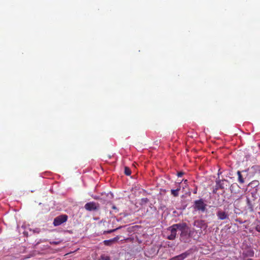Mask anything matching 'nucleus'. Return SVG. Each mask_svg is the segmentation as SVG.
<instances>
[{"label": "nucleus", "instance_id": "1", "mask_svg": "<svg viewBox=\"0 0 260 260\" xmlns=\"http://www.w3.org/2000/svg\"><path fill=\"white\" fill-rule=\"evenodd\" d=\"M207 205L203 199L196 200L194 202V209L196 210L204 212L206 210Z\"/></svg>", "mask_w": 260, "mask_h": 260}, {"label": "nucleus", "instance_id": "2", "mask_svg": "<svg viewBox=\"0 0 260 260\" xmlns=\"http://www.w3.org/2000/svg\"><path fill=\"white\" fill-rule=\"evenodd\" d=\"M190 230L188 228L185 231H182L180 235V239L185 243H188L190 240Z\"/></svg>", "mask_w": 260, "mask_h": 260}, {"label": "nucleus", "instance_id": "3", "mask_svg": "<svg viewBox=\"0 0 260 260\" xmlns=\"http://www.w3.org/2000/svg\"><path fill=\"white\" fill-rule=\"evenodd\" d=\"M68 219V215L62 214L55 217L53 221V225L54 226H58L62 223L67 221Z\"/></svg>", "mask_w": 260, "mask_h": 260}, {"label": "nucleus", "instance_id": "4", "mask_svg": "<svg viewBox=\"0 0 260 260\" xmlns=\"http://www.w3.org/2000/svg\"><path fill=\"white\" fill-rule=\"evenodd\" d=\"M85 209L89 211H96L99 209V204L98 203L91 202L86 203L84 206Z\"/></svg>", "mask_w": 260, "mask_h": 260}, {"label": "nucleus", "instance_id": "5", "mask_svg": "<svg viewBox=\"0 0 260 260\" xmlns=\"http://www.w3.org/2000/svg\"><path fill=\"white\" fill-rule=\"evenodd\" d=\"M218 218L220 220H224L229 218L228 214L225 211L218 210L216 213Z\"/></svg>", "mask_w": 260, "mask_h": 260}, {"label": "nucleus", "instance_id": "6", "mask_svg": "<svg viewBox=\"0 0 260 260\" xmlns=\"http://www.w3.org/2000/svg\"><path fill=\"white\" fill-rule=\"evenodd\" d=\"M189 254V253L186 251L182 254L177 255L170 259L169 260H183L187 257Z\"/></svg>", "mask_w": 260, "mask_h": 260}, {"label": "nucleus", "instance_id": "7", "mask_svg": "<svg viewBox=\"0 0 260 260\" xmlns=\"http://www.w3.org/2000/svg\"><path fill=\"white\" fill-rule=\"evenodd\" d=\"M173 225L174 227H175L177 230L180 231L181 232H182V231H185L186 229L189 228L185 223H180L174 224Z\"/></svg>", "mask_w": 260, "mask_h": 260}, {"label": "nucleus", "instance_id": "8", "mask_svg": "<svg viewBox=\"0 0 260 260\" xmlns=\"http://www.w3.org/2000/svg\"><path fill=\"white\" fill-rule=\"evenodd\" d=\"M246 204H247V206L248 210L251 212H253V206L252 205V202H251V201L250 200V199L249 198L246 199Z\"/></svg>", "mask_w": 260, "mask_h": 260}, {"label": "nucleus", "instance_id": "9", "mask_svg": "<svg viewBox=\"0 0 260 260\" xmlns=\"http://www.w3.org/2000/svg\"><path fill=\"white\" fill-rule=\"evenodd\" d=\"M180 190V186H179L177 189H171V194L175 197H177L179 196L178 192Z\"/></svg>", "mask_w": 260, "mask_h": 260}, {"label": "nucleus", "instance_id": "10", "mask_svg": "<svg viewBox=\"0 0 260 260\" xmlns=\"http://www.w3.org/2000/svg\"><path fill=\"white\" fill-rule=\"evenodd\" d=\"M113 198V193L111 192H110L108 193L106 195V198L105 199V201L107 202H110Z\"/></svg>", "mask_w": 260, "mask_h": 260}, {"label": "nucleus", "instance_id": "11", "mask_svg": "<svg viewBox=\"0 0 260 260\" xmlns=\"http://www.w3.org/2000/svg\"><path fill=\"white\" fill-rule=\"evenodd\" d=\"M237 174L238 176L239 182L241 184H243L244 182V179L243 178L242 175L239 171L237 172Z\"/></svg>", "mask_w": 260, "mask_h": 260}, {"label": "nucleus", "instance_id": "12", "mask_svg": "<svg viewBox=\"0 0 260 260\" xmlns=\"http://www.w3.org/2000/svg\"><path fill=\"white\" fill-rule=\"evenodd\" d=\"M169 230L171 231V234H173L174 235H175L176 236V233H177V229L175 227H174V225L171 226L169 228Z\"/></svg>", "mask_w": 260, "mask_h": 260}, {"label": "nucleus", "instance_id": "13", "mask_svg": "<svg viewBox=\"0 0 260 260\" xmlns=\"http://www.w3.org/2000/svg\"><path fill=\"white\" fill-rule=\"evenodd\" d=\"M114 243V239L104 241L105 245H111Z\"/></svg>", "mask_w": 260, "mask_h": 260}, {"label": "nucleus", "instance_id": "14", "mask_svg": "<svg viewBox=\"0 0 260 260\" xmlns=\"http://www.w3.org/2000/svg\"><path fill=\"white\" fill-rule=\"evenodd\" d=\"M205 224V222L203 220H197L194 222V225L201 226Z\"/></svg>", "mask_w": 260, "mask_h": 260}, {"label": "nucleus", "instance_id": "15", "mask_svg": "<svg viewBox=\"0 0 260 260\" xmlns=\"http://www.w3.org/2000/svg\"><path fill=\"white\" fill-rule=\"evenodd\" d=\"M124 173L126 175L129 176L131 174V171L128 167H125L124 168Z\"/></svg>", "mask_w": 260, "mask_h": 260}, {"label": "nucleus", "instance_id": "16", "mask_svg": "<svg viewBox=\"0 0 260 260\" xmlns=\"http://www.w3.org/2000/svg\"><path fill=\"white\" fill-rule=\"evenodd\" d=\"M102 260H110V257L107 255H102L101 257Z\"/></svg>", "mask_w": 260, "mask_h": 260}, {"label": "nucleus", "instance_id": "17", "mask_svg": "<svg viewBox=\"0 0 260 260\" xmlns=\"http://www.w3.org/2000/svg\"><path fill=\"white\" fill-rule=\"evenodd\" d=\"M176 236L175 235H174L171 234L170 235H169L168 236L167 238L169 240H174L176 238Z\"/></svg>", "mask_w": 260, "mask_h": 260}, {"label": "nucleus", "instance_id": "18", "mask_svg": "<svg viewBox=\"0 0 260 260\" xmlns=\"http://www.w3.org/2000/svg\"><path fill=\"white\" fill-rule=\"evenodd\" d=\"M255 230L256 231L260 232V223L256 225Z\"/></svg>", "mask_w": 260, "mask_h": 260}, {"label": "nucleus", "instance_id": "19", "mask_svg": "<svg viewBox=\"0 0 260 260\" xmlns=\"http://www.w3.org/2000/svg\"><path fill=\"white\" fill-rule=\"evenodd\" d=\"M184 174V173L182 172H179L177 173V176L178 177H181Z\"/></svg>", "mask_w": 260, "mask_h": 260}, {"label": "nucleus", "instance_id": "20", "mask_svg": "<svg viewBox=\"0 0 260 260\" xmlns=\"http://www.w3.org/2000/svg\"><path fill=\"white\" fill-rule=\"evenodd\" d=\"M113 232H114V230H111L110 231H105L104 233H112Z\"/></svg>", "mask_w": 260, "mask_h": 260}, {"label": "nucleus", "instance_id": "21", "mask_svg": "<svg viewBox=\"0 0 260 260\" xmlns=\"http://www.w3.org/2000/svg\"><path fill=\"white\" fill-rule=\"evenodd\" d=\"M236 220V221L239 222L240 223H243V221L240 218L237 219Z\"/></svg>", "mask_w": 260, "mask_h": 260}, {"label": "nucleus", "instance_id": "22", "mask_svg": "<svg viewBox=\"0 0 260 260\" xmlns=\"http://www.w3.org/2000/svg\"><path fill=\"white\" fill-rule=\"evenodd\" d=\"M34 232L37 233H39L40 232V231L38 229H36L35 230H34Z\"/></svg>", "mask_w": 260, "mask_h": 260}, {"label": "nucleus", "instance_id": "23", "mask_svg": "<svg viewBox=\"0 0 260 260\" xmlns=\"http://www.w3.org/2000/svg\"><path fill=\"white\" fill-rule=\"evenodd\" d=\"M118 239H119V238H118V237H115L114 240H115V241H117Z\"/></svg>", "mask_w": 260, "mask_h": 260}, {"label": "nucleus", "instance_id": "24", "mask_svg": "<svg viewBox=\"0 0 260 260\" xmlns=\"http://www.w3.org/2000/svg\"><path fill=\"white\" fill-rule=\"evenodd\" d=\"M253 254H254V252L252 251L251 252V254H250V256H253Z\"/></svg>", "mask_w": 260, "mask_h": 260}, {"label": "nucleus", "instance_id": "25", "mask_svg": "<svg viewBox=\"0 0 260 260\" xmlns=\"http://www.w3.org/2000/svg\"><path fill=\"white\" fill-rule=\"evenodd\" d=\"M259 147H260V144L259 145Z\"/></svg>", "mask_w": 260, "mask_h": 260}]
</instances>
